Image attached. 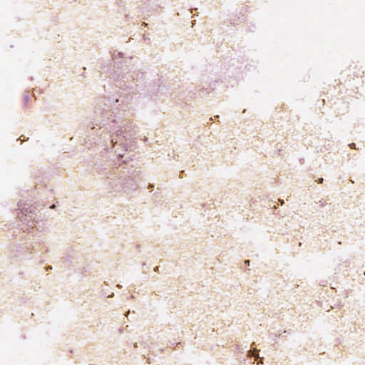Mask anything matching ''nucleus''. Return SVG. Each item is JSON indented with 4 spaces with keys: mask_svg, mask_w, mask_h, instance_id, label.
Returning <instances> with one entry per match:
<instances>
[{
    "mask_svg": "<svg viewBox=\"0 0 365 365\" xmlns=\"http://www.w3.org/2000/svg\"><path fill=\"white\" fill-rule=\"evenodd\" d=\"M145 74L140 71L123 66L119 72H115L113 78L115 86L123 91L129 90L127 96L107 98L108 108L101 111V120L97 127L88 130L86 143L101 147L108 158L105 163H96V171L103 178V186L108 191L130 192L136 189L135 180L126 172L116 166L115 160L123 157L125 152L135 148L138 128L129 119L123 117L120 111L130 108L128 96L134 93L136 87L145 80Z\"/></svg>",
    "mask_w": 365,
    "mask_h": 365,
    "instance_id": "f257e3e1",
    "label": "nucleus"
},
{
    "mask_svg": "<svg viewBox=\"0 0 365 365\" xmlns=\"http://www.w3.org/2000/svg\"><path fill=\"white\" fill-rule=\"evenodd\" d=\"M36 208L32 205H29L26 203H24L20 201L18 203V209H17V216L23 222V224L26 222H31V225L26 224L24 227H22V230L24 232L28 233H34V227L33 226L34 222L36 223L41 222L42 225H44V222L42 221H36V214L35 213Z\"/></svg>",
    "mask_w": 365,
    "mask_h": 365,
    "instance_id": "f03ea898",
    "label": "nucleus"
},
{
    "mask_svg": "<svg viewBox=\"0 0 365 365\" xmlns=\"http://www.w3.org/2000/svg\"><path fill=\"white\" fill-rule=\"evenodd\" d=\"M123 56V53L121 52H118L117 54H113V60L115 66H117L118 68H119L120 62L117 61L118 58H120Z\"/></svg>",
    "mask_w": 365,
    "mask_h": 365,
    "instance_id": "7ed1b4c3",
    "label": "nucleus"
},
{
    "mask_svg": "<svg viewBox=\"0 0 365 365\" xmlns=\"http://www.w3.org/2000/svg\"><path fill=\"white\" fill-rule=\"evenodd\" d=\"M258 350L257 349H254L253 351L250 350L248 351V356L250 357H255L256 359H259V356L258 354H256L255 352H257Z\"/></svg>",
    "mask_w": 365,
    "mask_h": 365,
    "instance_id": "20e7f679",
    "label": "nucleus"
},
{
    "mask_svg": "<svg viewBox=\"0 0 365 365\" xmlns=\"http://www.w3.org/2000/svg\"><path fill=\"white\" fill-rule=\"evenodd\" d=\"M72 258L70 256H66L63 258V262L66 264V265H68L71 263Z\"/></svg>",
    "mask_w": 365,
    "mask_h": 365,
    "instance_id": "39448f33",
    "label": "nucleus"
},
{
    "mask_svg": "<svg viewBox=\"0 0 365 365\" xmlns=\"http://www.w3.org/2000/svg\"><path fill=\"white\" fill-rule=\"evenodd\" d=\"M29 99H30L29 95L25 94L24 96V106H27V103H29Z\"/></svg>",
    "mask_w": 365,
    "mask_h": 365,
    "instance_id": "423d86ee",
    "label": "nucleus"
},
{
    "mask_svg": "<svg viewBox=\"0 0 365 365\" xmlns=\"http://www.w3.org/2000/svg\"><path fill=\"white\" fill-rule=\"evenodd\" d=\"M26 247L28 250H32L33 248H34V245H33V242H31V244L28 245Z\"/></svg>",
    "mask_w": 365,
    "mask_h": 365,
    "instance_id": "0eeeda50",
    "label": "nucleus"
},
{
    "mask_svg": "<svg viewBox=\"0 0 365 365\" xmlns=\"http://www.w3.org/2000/svg\"><path fill=\"white\" fill-rule=\"evenodd\" d=\"M349 146L352 149H356V144L354 143L349 144Z\"/></svg>",
    "mask_w": 365,
    "mask_h": 365,
    "instance_id": "6e6552de",
    "label": "nucleus"
},
{
    "mask_svg": "<svg viewBox=\"0 0 365 365\" xmlns=\"http://www.w3.org/2000/svg\"><path fill=\"white\" fill-rule=\"evenodd\" d=\"M317 203L319 205L320 207H324L326 205V203L322 200L319 201Z\"/></svg>",
    "mask_w": 365,
    "mask_h": 365,
    "instance_id": "1a4fd4ad",
    "label": "nucleus"
},
{
    "mask_svg": "<svg viewBox=\"0 0 365 365\" xmlns=\"http://www.w3.org/2000/svg\"><path fill=\"white\" fill-rule=\"evenodd\" d=\"M202 88H205V89L212 88V83H209V84L207 85V87H205V86H203Z\"/></svg>",
    "mask_w": 365,
    "mask_h": 365,
    "instance_id": "9d476101",
    "label": "nucleus"
},
{
    "mask_svg": "<svg viewBox=\"0 0 365 365\" xmlns=\"http://www.w3.org/2000/svg\"><path fill=\"white\" fill-rule=\"evenodd\" d=\"M323 181H324V179L322 178H319L317 180L318 183H322Z\"/></svg>",
    "mask_w": 365,
    "mask_h": 365,
    "instance_id": "9b49d317",
    "label": "nucleus"
},
{
    "mask_svg": "<svg viewBox=\"0 0 365 365\" xmlns=\"http://www.w3.org/2000/svg\"><path fill=\"white\" fill-rule=\"evenodd\" d=\"M280 153H281V150H280V149H278V150H277V154L278 155H280Z\"/></svg>",
    "mask_w": 365,
    "mask_h": 365,
    "instance_id": "f8f14e48",
    "label": "nucleus"
},
{
    "mask_svg": "<svg viewBox=\"0 0 365 365\" xmlns=\"http://www.w3.org/2000/svg\"><path fill=\"white\" fill-rule=\"evenodd\" d=\"M279 200V202H280L281 205H283V204H284V200Z\"/></svg>",
    "mask_w": 365,
    "mask_h": 365,
    "instance_id": "ddd939ff",
    "label": "nucleus"
},
{
    "mask_svg": "<svg viewBox=\"0 0 365 365\" xmlns=\"http://www.w3.org/2000/svg\"><path fill=\"white\" fill-rule=\"evenodd\" d=\"M55 207H56V205H52L50 207V208L53 209Z\"/></svg>",
    "mask_w": 365,
    "mask_h": 365,
    "instance_id": "4468645a",
    "label": "nucleus"
},
{
    "mask_svg": "<svg viewBox=\"0 0 365 365\" xmlns=\"http://www.w3.org/2000/svg\"><path fill=\"white\" fill-rule=\"evenodd\" d=\"M45 251H46V252H49L48 248V247H46V248H45Z\"/></svg>",
    "mask_w": 365,
    "mask_h": 365,
    "instance_id": "2eb2a0df",
    "label": "nucleus"
},
{
    "mask_svg": "<svg viewBox=\"0 0 365 365\" xmlns=\"http://www.w3.org/2000/svg\"><path fill=\"white\" fill-rule=\"evenodd\" d=\"M245 262L246 264H250V261H249V260H246Z\"/></svg>",
    "mask_w": 365,
    "mask_h": 365,
    "instance_id": "dca6fc26",
    "label": "nucleus"
},
{
    "mask_svg": "<svg viewBox=\"0 0 365 365\" xmlns=\"http://www.w3.org/2000/svg\"><path fill=\"white\" fill-rule=\"evenodd\" d=\"M113 295H114V294H113V293H112L110 295H109V296H108V297H113Z\"/></svg>",
    "mask_w": 365,
    "mask_h": 365,
    "instance_id": "f3484780",
    "label": "nucleus"
},
{
    "mask_svg": "<svg viewBox=\"0 0 365 365\" xmlns=\"http://www.w3.org/2000/svg\"><path fill=\"white\" fill-rule=\"evenodd\" d=\"M52 269V267H51V266H49V267H47V270H48V269Z\"/></svg>",
    "mask_w": 365,
    "mask_h": 365,
    "instance_id": "a211bd4d",
    "label": "nucleus"
},
{
    "mask_svg": "<svg viewBox=\"0 0 365 365\" xmlns=\"http://www.w3.org/2000/svg\"><path fill=\"white\" fill-rule=\"evenodd\" d=\"M158 268H159L158 267H156L155 268V271H158Z\"/></svg>",
    "mask_w": 365,
    "mask_h": 365,
    "instance_id": "6ab92c4d",
    "label": "nucleus"
},
{
    "mask_svg": "<svg viewBox=\"0 0 365 365\" xmlns=\"http://www.w3.org/2000/svg\"><path fill=\"white\" fill-rule=\"evenodd\" d=\"M277 337H278V335H277V334H276V335L274 336V340H276V338H277Z\"/></svg>",
    "mask_w": 365,
    "mask_h": 365,
    "instance_id": "aec40b11",
    "label": "nucleus"
},
{
    "mask_svg": "<svg viewBox=\"0 0 365 365\" xmlns=\"http://www.w3.org/2000/svg\"><path fill=\"white\" fill-rule=\"evenodd\" d=\"M277 337H278V335H277V334H276V335L274 336V340H276V338H277Z\"/></svg>",
    "mask_w": 365,
    "mask_h": 365,
    "instance_id": "412c9836",
    "label": "nucleus"
},
{
    "mask_svg": "<svg viewBox=\"0 0 365 365\" xmlns=\"http://www.w3.org/2000/svg\"><path fill=\"white\" fill-rule=\"evenodd\" d=\"M143 140H144V141H147V140H148V138H145L143 139Z\"/></svg>",
    "mask_w": 365,
    "mask_h": 365,
    "instance_id": "4be33fe9",
    "label": "nucleus"
},
{
    "mask_svg": "<svg viewBox=\"0 0 365 365\" xmlns=\"http://www.w3.org/2000/svg\"><path fill=\"white\" fill-rule=\"evenodd\" d=\"M129 314H130V312L128 311V312L126 313V316H128Z\"/></svg>",
    "mask_w": 365,
    "mask_h": 365,
    "instance_id": "5701e85b",
    "label": "nucleus"
},
{
    "mask_svg": "<svg viewBox=\"0 0 365 365\" xmlns=\"http://www.w3.org/2000/svg\"><path fill=\"white\" fill-rule=\"evenodd\" d=\"M259 363H261L262 364V359L259 360Z\"/></svg>",
    "mask_w": 365,
    "mask_h": 365,
    "instance_id": "b1692460",
    "label": "nucleus"
},
{
    "mask_svg": "<svg viewBox=\"0 0 365 365\" xmlns=\"http://www.w3.org/2000/svg\"><path fill=\"white\" fill-rule=\"evenodd\" d=\"M153 187V185H149V187Z\"/></svg>",
    "mask_w": 365,
    "mask_h": 365,
    "instance_id": "393cba45",
    "label": "nucleus"
},
{
    "mask_svg": "<svg viewBox=\"0 0 365 365\" xmlns=\"http://www.w3.org/2000/svg\"><path fill=\"white\" fill-rule=\"evenodd\" d=\"M38 244L41 245V244H43V242H38Z\"/></svg>",
    "mask_w": 365,
    "mask_h": 365,
    "instance_id": "a878e982",
    "label": "nucleus"
},
{
    "mask_svg": "<svg viewBox=\"0 0 365 365\" xmlns=\"http://www.w3.org/2000/svg\"><path fill=\"white\" fill-rule=\"evenodd\" d=\"M118 287L120 288L122 287L120 284H118Z\"/></svg>",
    "mask_w": 365,
    "mask_h": 365,
    "instance_id": "bb28decb",
    "label": "nucleus"
}]
</instances>
